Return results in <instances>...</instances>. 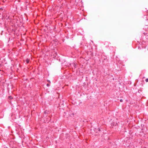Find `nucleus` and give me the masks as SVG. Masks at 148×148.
<instances>
[{"instance_id": "7ed1b4c3", "label": "nucleus", "mask_w": 148, "mask_h": 148, "mask_svg": "<svg viewBox=\"0 0 148 148\" xmlns=\"http://www.w3.org/2000/svg\"><path fill=\"white\" fill-rule=\"evenodd\" d=\"M9 97L10 99H12V97H11V96H9Z\"/></svg>"}, {"instance_id": "39448f33", "label": "nucleus", "mask_w": 148, "mask_h": 148, "mask_svg": "<svg viewBox=\"0 0 148 148\" xmlns=\"http://www.w3.org/2000/svg\"><path fill=\"white\" fill-rule=\"evenodd\" d=\"M47 86H48H48H50V85H49V84H47Z\"/></svg>"}, {"instance_id": "423d86ee", "label": "nucleus", "mask_w": 148, "mask_h": 148, "mask_svg": "<svg viewBox=\"0 0 148 148\" xmlns=\"http://www.w3.org/2000/svg\"><path fill=\"white\" fill-rule=\"evenodd\" d=\"M48 82H50V81H49V80Z\"/></svg>"}, {"instance_id": "f257e3e1", "label": "nucleus", "mask_w": 148, "mask_h": 148, "mask_svg": "<svg viewBox=\"0 0 148 148\" xmlns=\"http://www.w3.org/2000/svg\"><path fill=\"white\" fill-rule=\"evenodd\" d=\"M26 62L27 63H28L29 62V60L28 59H27L26 60Z\"/></svg>"}, {"instance_id": "f03ea898", "label": "nucleus", "mask_w": 148, "mask_h": 148, "mask_svg": "<svg viewBox=\"0 0 148 148\" xmlns=\"http://www.w3.org/2000/svg\"><path fill=\"white\" fill-rule=\"evenodd\" d=\"M145 81L146 82H148V78H147L145 79Z\"/></svg>"}, {"instance_id": "20e7f679", "label": "nucleus", "mask_w": 148, "mask_h": 148, "mask_svg": "<svg viewBox=\"0 0 148 148\" xmlns=\"http://www.w3.org/2000/svg\"><path fill=\"white\" fill-rule=\"evenodd\" d=\"M120 101L121 102H122L123 101V99H121L120 100Z\"/></svg>"}]
</instances>
